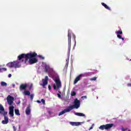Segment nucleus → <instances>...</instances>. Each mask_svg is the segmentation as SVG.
Wrapping results in <instances>:
<instances>
[{"label": "nucleus", "mask_w": 131, "mask_h": 131, "mask_svg": "<svg viewBox=\"0 0 131 131\" xmlns=\"http://www.w3.org/2000/svg\"><path fill=\"white\" fill-rule=\"evenodd\" d=\"M14 97L8 95L7 98V101L8 105H9V114L11 117H14V106L13 103H14Z\"/></svg>", "instance_id": "1"}, {"label": "nucleus", "mask_w": 131, "mask_h": 131, "mask_svg": "<svg viewBox=\"0 0 131 131\" xmlns=\"http://www.w3.org/2000/svg\"><path fill=\"white\" fill-rule=\"evenodd\" d=\"M0 114L4 116V120L2 121L3 124H8V123H9V118L8 117L6 116V115L8 114V112L5 111V108H4V106H3L2 104H0Z\"/></svg>", "instance_id": "2"}, {"label": "nucleus", "mask_w": 131, "mask_h": 131, "mask_svg": "<svg viewBox=\"0 0 131 131\" xmlns=\"http://www.w3.org/2000/svg\"><path fill=\"white\" fill-rule=\"evenodd\" d=\"M37 56V54L35 52L29 53L28 55V62L30 65H32V64H35V63H37L38 60L36 58H35Z\"/></svg>", "instance_id": "3"}, {"label": "nucleus", "mask_w": 131, "mask_h": 131, "mask_svg": "<svg viewBox=\"0 0 131 131\" xmlns=\"http://www.w3.org/2000/svg\"><path fill=\"white\" fill-rule=\"evenodd\" d=\"M29 55V53L25 54L23 53L17 57V59L18 61L20 62H25V64H26L27 61H28V56Z\"/></svg>", "instance_id": "4"}, {"label": "nucleus", "mask_w": 131, "mask_h": 131, "mask_svg": "<svg viewBox=\"0 0 131 131\" xmlns=\"http://www.w3.org/2000/svg\"><path fill=\"white\" fill-rule=\"evenodd\" d=\"M79 107H80V101L77 98L75 99L73 105L69 106L71 111L74 108L78 109Z\"/></svg>", "instance_id": "5"}, {"label": "nucleus", "mask_w": 131, "mask_h": 131, "mask_svg": "<svg viewBox=\"0 0 131 131\" xmlns=\"http://www.w3.org/2000/svg\"><path fill=\"white\" fill-rule=\"evenodd\" d=\"M114 126V124L113 123L106 124L105 125H101L99 127V128L101 130H104V129H106V130H108V129H110L111 128H112V127H113Z\"/></svg>", "instance_id": "6"}, {"label": "nucleus", "mask_w": 131, "mask_h": 131, "mask_svg": "<svg viewBox=\"0 0 131 131\" xmlns=\"http://www.w3.org/2000/svg\"><path fill=\"white\" fill-rule=\"evenodd\" d=\"M7 66L9 67V68H19L20 66L19 65V61H14L13 62H9Z\"/></svg>", "instance_id": "7"}, {"label": "nucleus", "mask_w": 131, "mask_h": 131, "mask_svg": "<svg viewBox=\"0 0 131 131\" xmlns=\"http://www.w3.org/2000/svg\"><path fill=\"white\" fill-rule=\"evenodd\" d=\"M68 51L70 53V50H71V33L68 32Z\"/></svg>", "instance_id": "8"}, {"label": "nucleus", "mask_w": 131, "mask_h": 131, "mask_svg": "<svg viewBox=\"0 0 131 131\" xmlns=\"http://www.w3.org/2000/svg\"><path fill=\"white\" fill-rule=\"evenodd\" d=\"M54 81H55V83H56V86L57 89H60V88L62 86V84H61V81L60 80V79H54Z\"/></svg>", "instance_id": "9"}, {"label": "nucleus", "mask_w": 131, "mask_h": 131, "mask_svg": "<svg viewBox=\"0 0 131 131\" xmlns=\"http://www.w3.org/2000/svg\"><path fill=\"white\" fill-rule=\"evenodd\" d=\"M48 80H49V77H48V76H46L45 79H42V81L43 82L42 85L43 88H45V86L48 84Z\"/></svg>", "instance_id": "10"}, {"label": "nucleus", "mask_w": 131, "mask_h": 131, "mask_svg": "<svg viewBox=\"0 0 131 131\" xmlns=\"http://www.w3.org/2000/svg\"><path fill=\"white\" fill-rule=\"evenodd\" d=\"M70 111H71V110H70L69 106H68L67 109H65L63 111L60 112L58 114V116H61V115H63V114H65L66 112H70Z\"/></svg>", "instance_id": "11"}, {"label": "nucleus", "mask_w": 131, "mask_h": 131, "mask_svg": "<svg viewBox=\"0 0 131 131\" xmlns=\"http://www.w3.org/2000/svg\"><path fill=\"white\" fill-rule=\"evenodd\" d=\"M117 37L119 39H122V40H124V38L123 37H121V35L120 34H122V31H117L116 32Z\"/></svg>", "instance_id": "12"}, {"label": "nucleus", "mask_w": 131, "mask_h": 131, "mask_svg": "<svg viewBox=\"0 0 131 131\" xmlns=\"http://www.w3.org/2000/svg\"><path fill=\"white\" fill-rule=\"evenodd\" d=\"M70 123L71 125H72V126H78V125H80L81 124V122H70Z\"/></svg>", "instance_id": "13"}, {"label": "nucleus", "mask_w": 131, "mask_h": 131, "mask_svg": "<svg viewBox=\"0 0 131 131\" xmlns=\"http://www.w3.org/2000/svg\"><path fill=\"white\" fill-rule=\"evenodd\" d=\"M82 74H80L79 76H78L75 79L74 81V84H75L76 83H77V82H78V81H79V80H80V78L82 77Z\"/></svg>", "instance_id": "14"}, {"label": "nucleus", "mask_w": 131, "mask_h": 131, "mask_svg": "<svg viewBox=\"0 0 131 131\" xmlns=\"http://www.w3.org/2000/svg\"><path fill=\"white\" fill-rule=\"evenodd\" d=\"M27 86H28V85H27V84H21L20 85L19 90L20 91H23V90H26Z\"/></svg>", "instance_id": "15"}, {"label": "nucleus", "mask_w": 131, "mask_h": 131, "mask_svg": "<svg viewBox=\"0 0 131 131\" xmlns=\"http://www.w3.org/2000/svg\"><path fill=\"white\" fill-rule=\"evenodd\" d=\"M31 111V110H30V105H28L26 109V114H27V115H29Z\"/></svg>", "instance_id": "16"}, {"label": "nucleus", "mask_w": 131, "mask_h": 131, "mask_svg": "<svg viewBox=\"0 0 131 131\" xmlns=\"http://www.w3.org/2000/svg\"><path fill=\"white\" fill-rule=\"evenodd\" d=\"M74 114H75V115H77V116H80L81 117H84V116H85V115H84V114L81 113L74 112Z\"/></svg>", "instance_id": "17"}, {"label": "nucleus", "mask_w": 131, "mask_h": 131, "mask_svg": "<svg viewBox=\"0 0 131 131\" xmlns=\"http://www.w3.org/2000/svg\"><path fill=\"white\" fill-rule=\"evenodd\" d=\"M101 5L102 6H103V7H104L105 9H106V10H108V11H111V8H110V7H109L107 5H106L105 3H101Z\"/></svg>", "instance_id": "18"}, {"label": "nucleus", "mask_w": 131, "mask_h": 131, "mask_svg": "<svg viewBox=\"0 0 131 131\" xmlns=\"http://www.w3.org/2000/svg\"><path fill=\"white\" fill-rule=\"evenodd\" d=\"M49 70H50V66H48V65H45V72H48V71H49Z\"/></svg>", "instance_id": "19"}, {"label": "nucleus", "mask_w": 131, "mask_h": 131, "mask_svg": "<svg viewBox=\"0 0 131 131\" xmlns=\"http://www.w3.org/2000/svg\"><path fill=\"white\" fill-rule=\"evenodd\" d=\"M14 111L16 115H17V116H20V112H19V110L15 109Z\"/></svg>", "instance_id": "20"}, {"label": "nucleus", "mask_w": 131, "mask_h": 131, "mask_svg": "<svg viewBox=\"0 0 131 131\" xmlns=\"http://www.w3.org/2000/svg\"><path fill=\"white\" fill-rule=\"evenodd\" d=\"M24 94L26 96H30V92L28 91H24Z\"/></svg>", "instance_id": "21"}, {"label": "nucleus", "mask_w": 131, "mask_h": 131, "mask_svg": "<svg viewBox=\"0 0 131 131\" xmlns=\"http://www.w3.org/2000/svg\"><path fill=\"white\" fill-rule=\"evenodd\" d=\"M3 71H7V68H0V72H3Z\"/></svg>", "instance_id": "22"}, {"label": "nucleus", "mask_w": 131, "mask_h": 131, "mask_svg": "<svg viewBox=\"0 0 131 131\" xmlns=\"http://www.w3.org/2000/svg\"><path fill=\"white\" fill-rule=\"evenodd\" d=\"M1 85H2V86H7V83H6V82H5L2 81V82H1Z\"/></svg>", "instance_id": "23"}, {"label": "nucleus", "mask_w": 131, "mask_h": 131, "mask_svg": "<svg viewBox=\"0 0 131 131\" xmlns=\"http://www.w3.org/2000/svg\"><path fill=\"white\" fill-rule=\"evenodd\" d=\"M71 95L72 96L74 97V96H76V93L75 91L71 92Z\"/></svg>", "instance_id": "24"}, {"label": "nucleus", "mask_w": 131, "mask_h": 131, "mask_svg": "<svg viewBox=\"0 0 131 131\" xmlns=\"http://www.w3.org/2000/svg\"><path fill=\"white\" fill-rule=\"evenodd\" d=\"M97 77H94L93 78H92L90 79V80H91V81H95V80H97Z\"/></svg>", "instance_id": "25"}, {"label": "nucleus", "mask_w": 131, "mask_h": 131, "mask_svg": "<svg viewBox=\"0 0 131 131\" xmlns=\"http://www.w3.org/2000/svg\"><path fill=\"white\" fill-rule=\"evenodd\" d=\"M41 102L42 103V104H43V105L46 104V100H45L43 99L41 100Z\"/></svg>", "instance_id": "26"}, {"label": "nucleus", "mask_w": 131, "mask_h": 131, "mask_svg": "<svg viewBox=\"0 0 131 131\" xmlns=\"http://www.w3.org/2000/svg\"><path fill=\"white\" fill-rule=\"evenodd\" d=\"M34 97V95H33V94H31L30 95V99H31V101H32L33 100V97Z\"/></svg>", "instance_id": "27"}, {"label": "nucleus", "mask_w": 131, "mask_h": 131, "mask_svg": "<svg viewBox=\"0 0 131 131\" xmlns=\"http://www.w3.org/2000/svg\"><path fill=\"white\" fill-rule=\"evenodd\" d=\"M38 57L40 58V59H41V60H44L45 59V57L42 56V55H39Z\"/></svg>", "instance_id": "28"}, {"label": "nucleus", "mask_w": 131, "mask_h": 131, "mask_svg": "<svg viewBox=\"0 0 131 131\" xmlns=\"http://www.w3.org/2000/svg\"><path fill=\"white\" fill-rule=\"evenodd\" d=\"M32 86H33V84H31L29 87V90H31V89H32Z\"/></svg>", "instance_id": "29"}, {"label": "nucleus", "mask_w": 131, "mask_h": 131, "mask_svg": "<svg viewBox=\"0 0 131 131\" xmlns=\"http://www.w3.org/2000/svg\"><path fill=\"white\" fill-rule=\"evenodd\" d=\"M73 36V40L75 41V35L74 34H72Z\"/></svg>", "instance_id": "30"}, {"label": "nucleus", "mask_w": 131, "mask_h": 131, "mask_svg": "<svg viewBox=\"0 0 131 131\" xmlns=\"http://www.w3.org/2000/svg\"><path fill=\"white\" fill-rule=\"evenodd\" d=\"M53 86L54 90H56V88H57V86H56V84H54Z\"/></svg>", "instance_id": "31"}, {"label": "nucleus", "mask_w": 131, "mask_h": 131, "mask_svg": "<svg viewBox=\"0 0 131 131\" xmlns=\"http://www.w3.org/2000/svg\"><path fill=\"white\" fill-rule=\"evenodd\" d=\"M48 89H49V91H51V90H52V86H51L50 85H49Z\"/></svg>", "instance_id": "32"}, {"label": "nucleus", "mask_w": 131, "mask_h": 131, "mask_svg": "<svg viewBox=\"0 0 131 131\" xmlns=\"http://www.w3.org/2000/svg\"><path fill=\"white\" fill-rule=\"evenodd\" d=\"M13 130H14V131L17 130V129L16 128V127H15V126H13Z\"/></svg>", "instance_id": "33"}, {"label": "nucleus", "mask_w": 131, "mask_h": 131, "mask_svg": "<svg viewBox=\"0 0 131 131\" xmlns=\"http://www.w3.org/2000/svg\"><path fill=\"white\" fill-rule=\"evenodd\" d=\"M57 97H58V98H61V94H57Z\"/></svg>", "instance_id": "34"}, {"label": "nucleus", "mask_w": 131, "mask_h": 131, "mask_svg": "<svg viewBox=\"0 0 131 131\" xmlns=\"http://www.w3.org/2000/svg\"><path fill=\"white\" fill-rule=\"evenodd\" d=\"M81 98L82 99H86V96H82Z\"/></svg>", "instance_id": "35"}, {"label": "nucleus", "mask_w": 131, "mask_h": 131, "mask_svg": "<svg viewBox=\"0 0 131 131\" xmlns=\"http://www.w3.org/2000/svg\"><path fill=\"white\" fill-rule=\"evenodd\" d=\"M127 86H131V83H129L127 84Z\"/></svg>", "instance_id": "36"}, {"label": "nucleus", "mask_w": 131, "mask_h": 131, "mask_svg": "<svg viewBox=\"0 0 131 131\" xmlns=\"http://www.w3.org/2000/svg\"><path fill=\"white\" fill-rule=\"evenodd\" d=\"M122 130L123 131H125V130H127V128H124V129L122 128Z\"/></svg>", "instance_id": "37"}, {"label": "nucleus", "mask_w": 131, "mask_h": 131, "mask_svg": "<svg viewBox=\"0 0 131 131\" xmlns=\"http://www.w3.org/2000/svg\"><path fill=\"white\" fill-rule=\"evenodd\" d=\"M8 77H12V74H9L8 75Z\"/></svg>", "instance_id": "38"}, {"label": "nucleus", "mask_w": 131, "mask_h": 131, "mask_svg": "<svg viewBox=\"0 0 131 131\" xmlns=\"http://www.w3.org/2000/svg\"><path fill=\"white\" fill-rule=\"evenodd\" d=\"M91 129H93V126H92L89 128V130H91Z\"/></svg>", "instance_id": "39"}, {"label": "nucleus", "mask_w": 131, "mask_h": 131, "mask_svg": "<svg viewBox=\"0 0 131 131\" xmlns=\"http://www.w3.org/2000/svg\"><path fill=\"white\" fill-rule=\"evenodd\" d=\"M37 103H40V101H39V100H37Z\"/></svg>", "instance_id": "40"}, {"label": "nucleus", "mask_w": 131, "mask_h": 131, "mask_svg": "<svg viewBox=\"0 0 131 131\" xmlns=\"http://www.w3.org/2000/svg\"><path fill=\"white\" fill-rule=\"evenodd\" d=\"M20 103V102H18V104Z\"/></svg>", "instance_id": "41"}, {"label": "nucleus", "mask_w": 131, "mask_h": 131, "mask_svg": "<svg viewBox=\"0 0 131 131\" xmlns=\"http://www.w3.org/2000/svg\"><path fill=\"white\" fill-rule=\"evenodd\" d=\"M130 61H131V59H130Z\"/></svg>", "instance_id": "42"}]
</instances>
